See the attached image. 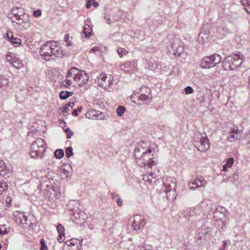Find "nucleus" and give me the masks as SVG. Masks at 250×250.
Listing matches in <instances>:
<instances>
[{
	"mask_svg": "<svg viewBox=\"0 0 250 250\" xmlns=\"http://www.w3.org/2000/svg\"><path fill=\"white\" fill-rule=\"evenodd\" d=\"M64 152L62 149H58L55 152V156L57 159L62 158Z\"/></svg>",
	"mask_w": 250,
	"mask_h": 250,
	"instance_id": "17",
	"label": "nucleus"
},
{
	"mask_svg": "<svg viewBox=\"0 0 250 250\" xmlns=\"http://www.w3.org/2000/svg\"><path fill=\"white\" fill-rule=\"evenodd\" d=\"M7 188V184L5 182L0 183V195L2 194V192L6 190Z\"/></svg>",
	"mask_w": 250,
	"mask_h": 250,
	"instance_id": "19",
	"label": "nucleus"
},
{
	"mask_svg": "<svg viewBox=\"0 0 250 250\" xmlns=\"http://www.w3.org/2000/svg\"><path fill=\"white\" fill-rule=\"evenodd\" d=\"M125 111V108L123 106H119L116 109V113L118 116L122 117Z\"/></svg>",
	"mask_w": 250,
	"mask_h": 250,
	"instance_id": "14",
	"label": "nucleus"
},
{
	"mask_svg": "<svg viewBox=\"0 0 250 250\" xmlns=\"http://www.w3.org/2000/svg\"><path fill=\"white\" fill-rule=\"evenodd\" d=\"M11 42L13 44H21V41L20 39L13 37L11 39Z\"/></svg>",
	"mask_w": 250,
	"mask_h": 250,
	"instance_id": "24",
	"label": "nucleus"
},
{
	"mask_svg": "<svg viewBox=\"0 0 250 250\" xmlns=\"http://www.w3.org/2000/svg\"><path fill=\"white\" fill-rule=\"evenodd\" d=\"M117 203L118 206H121L123 204L122 201L121 200V199H120L117 200Z\"/></svg>",
	"mask_w": 250,
	"mask_h": 250,
	"instance_id": "34",
	"label": "nucleus"
},
{
	"mask_svg": "<svg viewBox=\"0 0 250 250\" xmlns=\"http://www.w3.org/2000/svg\"><path fill=\"white\" fill-rule=\"evenodd\" d=\"M229 67L231 69H232V67H231L230 66H229Z\"/></svg>",
	"mask_w": 250,
	"mask_h": 250,
	"instance_id": "42",
	"label": "nucleus"
},
{
	"mask_svg": "<svg viewBox=\"0 0 250 250\" xmlns=\"http://www.w3.org/2000/svg\"><path fill=\"white\" fill-rule=\"evenodd\" d=\"M57 229V230H58V232L59 234L63 235V236L64 235L65 229H64V227L62 225H61V224L58 225Z\"/></svg>",
	"mask_w": 250,
	"mask_h": 250,
	"instance_id": "18",
	"label": "nucleus"
},
{
	"mask_svg": "<svg viewBox=\"0 0 250 250\" xmlns=\"http://www.w3.org/2000/svg\"><path fill=\"white\" fill-rule=\"evenodd\" d=\"M12 56H13V54L12 53L8 54L6 56V59L7 60V61L10 62L11 61Z\"/></svg>",
	"mask_w": 250,
	"mask_h": 250,
	"instance_id": "29",
	"label": "nucleus"
},
{
	"mask_svg": "<svg viewBox=\"0 0 250 250\" xmlns=\"http://www.w3.org/2000/svg\"><path fill=\"white\" fill-rule=\"evenodd\" d=\"M227 168H228V166L226 165H225L223 167V170L224 171H227Z\"/></svg>",
	"mask_w": 250,
	"mask_h": 250,
	"instance_id": "35",
	"label": "nucleus"
},
{
	"mask_svg": "<svg viewBox=\"0 0 250 250\" xmlns=\"http://www.w3.org/2000/svg\"><path fill=\"white\" fill-rule=\"evenodd\" d=\"M0 233L1 234V231L0 230Z\"/></svg>",
	"mask_w": 250,
	"mask_h": 250,
	"instance_id": "43",
	"label": "nucleus"
},
{
	"mask_svg": "<svg viewBox=\"0 0 250 250\" xmlns=\"http://www.w3.org/2000/svg\"><path fill=\"white\" fill-rule=\"evenodd\" d=\"M210 61L208 59V57H206L204 58L201 62L200 66L203 69H207V68H209L210 66H208V64L209 63Z\"/></svg>",
	"mask_w": 250,
	"mask_h": 250,
	"instance_id": "10",
	"label": "nucleus"
},
{
	"mask_svg": "<svg viewBox=\"0 0 250 250\" xmlns=\"http://www.w3.org/2000/svg\"><path fill=\"white\" fill-rule=\"evenodd\" d=\"M172 46L173 54L176 57H179L184 50V48L183 46L179 45L177 43L173 44Z\"/></svg>",
	"mask_w": 250,
	"mask_h": 250,
	"instance_id": "6",
	"label": "nucleus"
},
{
	"mask_svg": "<svg viewBox=\"0 0 250 250\" xmlns=\"http://www.w3.org/2000/svg\"><path fill=\"white\" fill-rule=\"evenodd\" d=\"M59 235H60V236H59V238H58L59 241L60 243L63 242L64 240V235L63 236V235H61V234H59Z\"/></svg>",
	"mask_w": 250,
	"mask_h": 250,
	"instance_id": "31",
	"label": "nucleus"
},
{
	"mask_svg": "<svg viewBox=\"0 0 250 250\" xmlns=\"http://www.w3.org/2000/svg\"><path fill=\"white\" fill-rule=\"evenodd\" d=\"M118 53L119 55H121V57H122L123 56L122 55V54L124 52V49L122 48L118 49L117 50Z\"/></svg>",
	"mask_w": 250,
	"mask_h": 250,
	"instance_id": "33",
	"label": "nucleus"
},
{
	"mask_svg": "<svg viewBox=\"0 0 250 250\" xmlns=\"http://www.w3.org/2000/svg\"><path fill=\"white\" fill-rule=\"evenodd\" d=\"M234 162V159L232 158H229L227 159L226 165L228 166V168H230Z\"/></svg>",
	"mask_w": 250,
	"mask_h": 250,
	"instance_id": "22",
	"label": "nucleus"
},
{
	"mask_svg": "<svg viewBox=\"0 0 250 250\" xmlns=\"http://www.w3.org/2000/svg\"><path fill=\"white\" fill-rule=\"evenodd\" d=\"M147 165L150 167H152V166H153V164L152 163H150V162H149V163H147Z\"/></svg>",
	"mask_w": 250,
	"mask_h": 250,
	"instance_id": "36",
	"label": "nucleus"
},
{
	"mask_svg": "<svg viewBox=\"0 0 250 250\" xmlns=\"http://www.w3.org/2000/svg\"><path fill=\"white\" fill-rule=\"evenodd\" d=\"M95 0H88L86 4V8H89L91 5H93L94 7H96L98 5V3Z\"/></svg>",
	"mask_w": 250,
	"mask_h": 250,
	"instance_id": "16",
	"label": "nucleus"
},
{
	"mask_svg": "<svg viewBox=\"0 0 250 250\" xmlns=\"http://www.w3.org/2000/svg\"><path fill=\"white\" fill-rule=\"evenodd\" d=\"M11 198H7V199L6 200V204L7 205V206H10L11 205Z\"/></svg>",
	"mask_w": 250,
	"mask_h": 250,
	"instance_id": "32",
	"label": "nucleus"
},
{
	"mask_svg": "<svg viewBox=\"0 0 250 250\" xmlns=\"http://www.w3.org/2000/svg\"><path fill=\"white\" fill-rule=\"evenodd\" d=\"M91 28L89 25H86L84 26L83 28V33L85 34V37H90L91 35Z\"/></svg>",
	"mask_w": 250,
	"mask_h": 250,
	"instance_id": "11",
	"label": "nucleus"
},
{
	"mask_svg": "<svg viewBox=\"0 0 250 250\" xmlns=\"http://www.w3.org/2000/svg\"><path fill=\"white\" fill-rule=\"evenodd\" d=\"M66 156L67 157H69L70 156L73 155L72 148L71 147H68L65 150Z\"/></svg>",
	"mask_w": 250,
	"mask_h": 250,
	"instance_id": "21",
	"label": "nucleus"
},
{
	"mask_svg": "<svg viewBox=\"0 0 250 250\" xmlns=\"http://www.w3.org/2000/svg\"><path fill=\"white\" fill-rule=\"evenodd\" d=\"M72 95L71 92H68L67 91H62L60 93V97L62 99L64 100L67 98L68 97Z\"/></svg>",
	"mask_w": 250,
	"mask_h": 250,
	"instance_id": "15",
	"label": "nucleus"
},
{
	"mask_svg": "<svg viewBox=\"0 0 250 250\" xmlns=\"http://www.w3.org/2000/svg\"><path fill=\"white\" fill-rule=\"evenodd\" d=\"M136 220L134 219L132 223V225H134L135 224H136Z\"/></svg>",
	"mask_w": 250,
	"mask_h": 250,
	"instance_id": "39",
	"label": "nucleus"
},
{
	"mask_svg": "<svg viewBox=\"0 0 250 250\" xmlns=\"http://www.w3.org/2000/svg\"><path fill=\"white\" fill-rule=\"evenodd\" d=\"M41 15H42V12L40 10L34 11L33 12V15L36 18H38V17H40V16H41Z\"/></svg>",
	"mask_w": 250,
	"mask_h": 250,
	"instance_id": "26",
	"label": "nucleus"
},
{
	"mask_svg": "<svg viewBox=\"0 0 250 250\" xmlns=\"http://www.w3.org/2000/svg\"><path fill=\"white\" fill-rule=\"evenodd\" d=\"M132 98H133V99H134V97H133V96H131V99H132Z\"/></svg>",
	"mask_w": 250,
	"mask_h": 250,
	"instance_id": "41",
	"label": "nucleus"
},
{
	"mask_svg": "<svg viewBox=\"0 0 250 250\" xmlns=\"http://www.w3.org/2000/svg\"><path fill=\"white\" fill-rule=\"evenodd\" d=\"M100 51V48L99 47H94L90 49V53H94L97 51Z\"/></svg>",
	"mask_w": 250,
	"mask_h": 250,
	"instance_id": "27",
	"label": "nucleus"
},
{
	"mask_svg": "<svg viewBox=\"0 0 250 250\" xmlns=\"http://www.w3.org/2000/svg\"><path fill=\"white\" fill-rule=\"evenodd\" d=\"M132 98H133V99H134V97H133V96H131V99H132Z\"/></svg>",
	"mask_w": 250,
	"mask_h": 250,
	"instance_id": "40",
	"label": "nucleus"
},
{
	"mask_svg": "<svg viewBox=\"0 0 250 250\" xmlns=\"http://www.w3.org/2000/svg\"><path fill=\"white\" fill-rule=\"evenodd\" d=\"M199 149L202 152L206 151L209 148V144L208 140H204L201 142V145L198 146Z\"/></svg>",
	"mask_w": 250,
	"mask_h": 250,
	"instance_id": "8",
	"label": "nucleus"
},
{
	"mask_svg": "<svg viewBox=\"0 0 250 250\" xmlns=\"http://www.w3.org/2000/svg\"><path fill=\"white\" fill-rule=\"evenodd\" d=\"M185 91L186 94H189L193 92V90L190 86H188L185 88Z\"/></svg>",
	"mask_w": 250,
	"mask_h": 250,
	"instance_id": "25",
	"label": "nucleus"
},
{
	"mask_svg": "<svg viewBox=\"0 0 250 250\" xmlns=\"http://www.w3.org/2000/svg\"><path fill=\"white\" fill-rule=\"evenodd\" d=\"M88 80L89 77L85 71L73 68L68 72L66 82L67 85H70L73 80L76 83L82 86L86 84Z\"/></svg>",
	"mask_w": 250,
	"mask_h": 250,
	"instance_id": "1",
	"label": "nucleus"
},
{
	"mask_svg": "<svg viewBox=\"0 0 250 250\" xmlns=\"http://www.w3.org/2000/svg\"><path fill=\"white\" fill-rule=\"evenodd\" d=\"M12 64L17 69L21 68L23 65L22 62L16 58L14 59Z\"/></svg>",
	"mask_w": 250,
	"mask_h": 250,
	"instance_id": "12",
	"label": "nucleus"
},
{
	"mask_svg": "<svg viewBox=\"0 0 250 250\" xmlns=\"http://www.w3.org/2000/svg\"><path fill=\"white\" fill-rule=\"evenodd\" d=\"M41 247L40 250H48V248L45 244L44 240L42 239L41 241Z\"/></svg>",
	"mask_w": 250,
	"mask_h": 250,
	"instance_id": "23",
	"label": "nucleus"
},
{
	"mask_svg": "<svg viewBox=\"0 0 250 250\" xmlns=\"http://www.w3.org/2000/svg\"><path fill=\"white\" fill-rule=\"evenodd\" d=\"M241 3L245 7L247 12L250 14V0H242Z\"/></svg>",
	"mask_w": 250,
	"mask_h": 250,
	"instance_id": "13",
	"label": "nucleus"
},
{
	"mask_svg": "<svg viewBox=\"0 0 250 250\" xmlns=\"http://www.w3.org/2000/svg\"><path fill=\"white\" fill-rule=\"evenodd\" d=\"M42 153V152L40 151H36L32 149L31 152L30 153L31 156L33 158H37L40 153Z\"/></svg>",
	"mask_w": 250,
	"mask_h": 250,
	"instance_id": "20",
	"label": "nucleus"
},
{
	"mask_svg": "<svg viewBox=\"0 0 250 250\" xmlns=\"http://www.w3.org/2000/svg\"><path fill=\"white\" fill-rule=\"evenodd\" d=\"M98 84L104 89H107L111 83L109 80H107V77L106 75H101L98 79Z\"/></svg>",
	"mask_w": 250,
	"mask_h": 250,
	"instance_id": "5",
	"label": "nucleus"
},
{
	"mask_svg": "<svg viewBox=\"0 0 250 250\" xmlns=\"http://www.w3.org/2000/svg\"><path fill=\"white\" fill-rule=\"evenodd\" d=\"M73 114L74 115H77V112L76 110H74L73 112Z\"/></svg>",
	"mask_w": 250,
	"mask_h": 250,
	"instance_id": "38",
	"label": "nucleus"
},
{
	"mask_svg": "<svg viewBox=\"0 0 250 250\" xmlns=\"http://www.w3.org/2000/svg\"><path fill=\"white\" fill-rule=\"evenodd\" d=\"M210 62L214 63V65L219 63L221 62V57L218 54H214L208 57Z\"/></svg>",
	"mask_w": 250,
	"mask_h": 250,
	"instance_id": "7",
	"label": "nucleus"
},
{
	"mask_svg": "<svg viewBox=\"0 0 250 250\" xmlns=\"http://www.w3.org/2000/svg\"><path fill=\"white\" fill-rule=\"evenodd\" d=\"M65 244L68 246L69 250H78V246L77 243L74 242L73 239H71L70 241H66Z\"/></svg>",
	"mask_w": 250,
	"mask_h": 250,
	"instance_id": "9",
	"label": "nucleus"
},
{
	"mask_svg": "<svg viewBox=\"0 0 250 250\" xmlns=\"http://www.w3.org/2000/svg\"><path fill=\"white\" fill-rule=\"evenodd\" d=\"M45 143L42 139H37L32 145V149L36 151L43 152L45 149Z\"/></svg>",
	"mask_w": 250,
	"mask_h": 250,
	"instance_id": "3",
	"label": "nucleus"
},
{
	"mask_svg": "<svg viewBox=\"0 0 250 250\" xmlns=\"http://www.w3.org/2000/svg\"><path fill=\"white\" fill-rule=\"evenodd\" d=\"M228 62H231L236 67H239L243 62V59L238 54H235L232 57H228L226 58Z\"/></svg>",
	"mask_w": 250,
	"mask_h": 250,
	"instance_id": "4",
	"label": "nucleus"
},
{
	"mask_svg": "<svg viewBox=\"0 0 250 250\" xmlns=\"http://www.w3.org/2000/svg\"><path fill=\"white\" fill-rule=\"evenodd\" d=\"M65 132L67 133V138H70L71 136L73 135V133L71 132L70 129L66 128L65 129Z\"/></svg>",
	"mask_w": 250,
	"mask_h": 250,
	"instance_id": "28",
	"label": "nucleus"
},
{
	"mask_svg": "<svg viewBox=\"0 0 250 250\" xmlns=\"http://www.w3.org/2000/svg\"><path fill=\"white\" fill-rule=\"evenodd\" d=\"M235 135H230V137H229V139H235Z\"/></svg>",
	"mask_w": 250,
	"mask_h": 250,
	"instance_id": "37",
	"label": "nucleus"
},
{
	"mask_svg": "<svg viewBox=\"0 0 250 250\" xmlns=\"http://www.w3.org/2000/svg\"><path fill=\"white\" fill-rule=\"evenodd\" d=\"M53 49L48 45H44L42 46L41 49V55L42 58L46 61L49 60L50 57L52 55H55V53L53 52Z\"/></svg>",
	"mask_w": 250,
	"mask_h": 250,
	"instance_id": "2",
	"label": "nucleus"
},
{
	"mask_svg": "<svg viewBox=\"0 0 250 250\" xmlns=\"http://www.w3.org/2000/svg\"><path fill=\"white\" fill-rule=\"evenodd\" d=\"M6 37L8 40H11L13 38V36L11 32H7Z\"/></svg>",
	"mask_w": 250,
	"mask_h": 250,
	"instance_id": "30",
	"label": "nucleus"
}]
</instances>
